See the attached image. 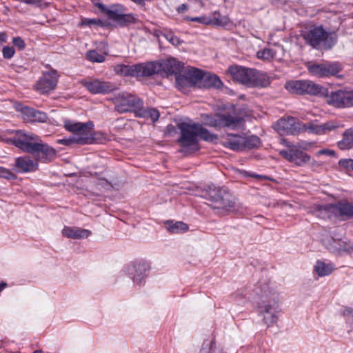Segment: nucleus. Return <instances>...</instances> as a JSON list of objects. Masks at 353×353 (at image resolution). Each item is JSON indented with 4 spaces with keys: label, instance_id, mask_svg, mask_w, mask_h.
<instances>
[{
    "label": "nucleus",
    "instance_id": "1",
    "mask_svg": "<svg viewBox=\"0 0 353 353\" xmlns=\"http://www.w3.org/2000/svg\"><path fill=\"white\" fill-rule=\"evenodd\" d=\"M276 288V285L273 282L260 281L255 289L256 294L261 299L258 303L259 311L268 326L277 322L281 310Z\"/></svg>",
    "mask_w": 353,
    "mask_h": 353
},
{
    "label": "nucleus",
    "instance_id": "2",
    "mask_svg": "<svg viewBox=\"0 0 353 353\" xmlns=\"http://www.w3.org/2000/svg\"><path fill=\"white\" fill-rule=\"evenodd\" d=\"M178 128L181 131L179 143L183 148L191 147L193 150H198L199 138L210 142L217 139L216 135L210 133L199 123L182 122L178 124Z\"/></svg>",
    "mask_w": 353,
    "mask_h": 353
},
{
    "label": "nucleus",
    "instance_id": "3",
    "mask_svg": "<svg viewBox=\"0 0 353 353\" xmlns=\"http://www.w3.org/2000/svg\"><path fill=\"white\" fill-rule=\"evenodd\" d=\"M303 37L307 44L318 50H330L337 41L336 34L325 30L321 25L310 26Z\"/></svg>",
    "mask_w": 353,
    "mask_h": 353
},
{
    "label": "nucleus",
    "instance_id": "4",
    "mask_svg": "<svg viewBox=\"0 0 353 353\" xmlns=\"http://www.w3.org/2000/svg\"><path fill=\"white\" fill-rule=\"evenodd\" d=\"M206 198L212 203L214 209L230 212L239 210L235 198L225 188L209 186L206 190Z\"/></svg>",
    "mask_w": 353,
    "mask_h": 353
},
{
    "label": "nucleus",
    "instance_id": "5",
    "mask_svg": "<svg viewBox=\"0 0 353 353\" xmlns=\"http://www.w3.org/2000/svg\"><path fill=\"white\" fill-rule=\"evenodd\" d=\"M160 70L161 65L155 61L132 65L121 63L114 66V71L117 74L132 77H150L157 73Z\"/></svg>",
    "mask_w": 353,
    "mask_h": 353
},
{
    "label": "nucleus",
    "instance_id": "6",
    "mask_svg": "<svg viewBox=\"0 0 353 353\" xmlns=\"http://www.w3.org/2000/svg\"><path fill=\"white\" fill-rule=\"evenodd\" d=\"M63 126L66 130L72 133L73 137L76 139V143L91 144L95 139L92 134L94 125L91 121L81 123L65 119L63 121Z\"/></svg>",
    "mask_w": 353,
    "mask_h": 353
},
{
    "label": "nucleus",
    "instance_id": "7",
    "mask_svg": "<svg viewBox=\"0 0 353 353\" xmlns=\"http://www.w3.org/2000/svg\"><path fill=\"white\" fill-rule=\"evenodd\" d=\"M320 239L323 245L330 252L342 254L343 253L351 254L353 252V244L350 241L342 239H336L334 237L329 238V232L323 230L320 233Z\"/></svg>",
    "mask_w": 353,
    "mask_h": 353
},
{
    "label": "nucleus",
    "instance_id": "8",
    "mask_svg": "<svg viewBox=\"0 0 353 353\" xmlns=\"http://www.w3.org/2000/svg\"><path fill=\"white\" fill-rule=\"evenodd\" d=\"M115 109L119 112H126L131 110H139L143 105V101L134 95L130 93L122 92L112 99Z\"/></svg>",
    "mask_w": 353,
    "mask_h": 353
},
{
    "label": "nucleus",
    "instance_id": "9",
    "mask_svg": "<svg viewBox=\"0 0 353 353\" xmlns=\"http://www.w3.org/2000/svg\"><path fill=\"white\" fill-rule=\"evenodd\" d=\"M40 138L34 133L19 130L16 136L12 139V143L24 152L33 154L34 149Z\"/></svg>",
    "mask_w": 353,
    "mask_h": 353
},
{
    "label": "nucleus",
    "instance_id": "10",
    "mask_svg": "<svg viewBox=\"0 0 353 353\" xmlns=\"http://www.w3.org/2000/svg\"><path fill=\"white\" fill-rule=\"evenodd\" d=\"M285 88L294 94H310L313 95L321 92L323 87L310 80L291 81L285 83Z\"/></svg>",
    "mask_w": 353,
    "mask_h": 353
},
{
    "label": "nucleus",
    "instance_id": "11",
    "mask_svg": "<svg viewBox=\"0 0 353 353\" xmlns=\"http://www.w3.org/2000/svg\"><path fill=\"white\" fill-rule=\"evenodd\" d=\"M81 84L92 94H107L117 89L114 83L99 79L87 78L81 81Z\"/></svg>",
    "mask_w": 353,
    "mask_h": 353
},
{
    "label": "nucleus",
    "instance_id": "12",
    "mask_svg": "<svg viewBox=\"0 0 353 353\" xmlns=\"http://www.w3.org/2000/svg\"><path fill=\"white\" fill-rule=\"evenodd\" d=\"M332 214L351 218V203L346 201L338 202L334 205H324L319 209V216H321L323 219L330 218Z\"/></svg>",
    "mask_w": 353,
    "mask_h": 353
},
{
    "label": "nucleus",
    "instance_id": "13",
    "mask_svg": "<svg viewBox=\"0 0 353 353\" xmlns=\"http://www.w3.org/2000/svg\"><path fill=\"white\" fill-rule=\"evenodd\" d=\"M204 72L196 68H191L183 74L176 77V83L181 87L193 86L199 85L201 86Z\"/></svg>",
    "mask_w": 353,
    "mask_h": 353
},
{
    "label": "nucleus",
    "instance_id": "14",
    "mask_svg": "<svg viewBox=\"0 0 353 353\" xmlns=\"http://www.w3.org/2000/svg\"><path fill=\"white\" fill-rule=\"evenodd\" d=\"M336 122L330 121L323 123H319L317 121L308 122L307 123H301L299 125V131L308 132L316 135H321L328 133L338 128Z\"/></svg>",
    "mask_w": 353,
    "mask_h": 353
},
{
    "label": "nucleus",
    "instance_id": "15",
    "mask_svg": "<svg viewBox=\"0 0 353 353\" xmlns=\"http://www.w3.org/2000/svg\"><path fill=\"white\" fill-rule=\"evenodd\" d=\"M327 102L336 108L353 106V91L339 90L332 92L327 96Z\"/></svg>",
    "mask_w": 353,
    "mask_h": 353
},
{
    "label": "nucleus",
    "instance_id": "16",
    "mask_svg": "<svg viewBox=\"0 0 353 353\" xmlns=\"http://www.w3.org/2000/svg\"><path fill=\"white\" fill-rule=\"evenodd\" d=\"M310 73L319 77L333 76L341 70V66L336 62H325L312 64L307 67Z\"/></svg>",
    "mask_w": 353,
    "mask_h": 353
},
{
    "label": "nucleus",
    "instance_id": "17",
    "mask_svg": "<svg viewBox=\"0 0 353 353\" xmlns=\"http://www.w3.org/2000/svg\"><path fill=\"white\" fill-rule=\"evenodd\" d=\"M59 74L56 70L46 72L36 83L34 88L41 94H46L54 90L57 87Z\"/></svg>",
    "mask_w": 353,
    "mask_h": 353
},
{
    "label": "nucleus",
    "instance_id": "18",
    "mask_svg": "<svg viewBox=\"0 0 353 353\" xmlns=\"http://www.w3.org/2000/svg\"><path fill=\"white\" fill-rule=\"evenodd\" d=\"M150 265L145 261L134 262L128 267V273L132 276L133 282L137 285H142L148 274Z\"/></svg>",
    "mask_w": 353,
    "mask_h": 353
},
{
    "label": "nucleus",
    "instance_id": "19",
    "mask_svg": "<svg viewBox=\"0 0 353 353\" xmlns=\"http://www.w3.org/2000/svg\"><path fill=\"white\" fill-rule=\"evenodd\" d=\"M205 123L211 126L236 129L243 125V119L239 117L232 115H217L215 119L206 121Z\"/></svg>",
    "mask_w": 353,
    "mask_h": 353
},
{
    "label": "nucleus",
    "instance_id": "20",
    "mask_svg": "<svg viewBox=\"0 0 353 353\" xmlns=\"http://www.w3.org/2000/svg\"><path fill=\"white\" fill-rule=\"evenodd\" d=\"M280 154L288 161L294 163L299 166H303L310 160V156L299 148L291 146L287 150H281Z\"/></svg>",
    "mask_w": 353,
    "mask_h": 353
},
{
    "label": "nucleus",
    "instance_id": "21",
    "mask_svg": "<svg viewBox=\"0 0 353 353\" xmlns=\"http://www.w3.org/2000/svg\"><path fill=\"white\" fill-rule=\"evenodd\" d=\"M300 123L293 117L281 118L274 125V128L280 134H295L300 133Z\"/></svg>",
    "mask_w": 353,
    "mask_h": 353
},
{
    "label": "nucleus",
    "instance_id": "22",
    "mask_svg": "<svg viewBox=\"0 0 353 353\" xmlns=\"http://www.w3.org/2000/svg\"><path fill=\"white\" fill-rule=\"evenodd\" d=\"M228 72L234 80L250 86L251 77H253V69L240 65H232L228 68Z\"/></svg>",
    "mask_w": 353,
    "mask_h": 353
},
{
    "label": "nucleus",
    "instance_id": "23",
    "mask_svg": "<svg viewBox=\"0 0 353 353\" xmlns=\"http://www.w3.org/2000/svg\"><path fill=\"white\" fill-rule=\"evenodd\" d=\"M35 160L37 163H48L51 161L56 156L55 150L50 145L43 143L41 140L37 143L34 149Z\"/></svg>",
    "mask_w": 353,
    "mask_h": 353
},
{
    "label": "nucleus",
    "instance_id": "24",
    "mask_svg": "<svg viewBox=\"0 0 353 353\" xmlns=\"http://www.w3.org/2000/svg\"><path fill=\"white\" fill-rule=\"evenodd\" d=\"M125 11L124 7L119 4L112 5L105 10L109 19L121 25L130 22L133 19V17L131 14H125Z\"/></svg>",
    "mask_w": 353,
    "mask_h": 353
},
{
    "label": "nucleus",
    "instance_id": "25",
    "mask_svg": "<svg viewBox=\"0 0 353 353\" xmlns=\"http://www.w3.org/2000/svg\"><path fill=\"white\" fill-rule=\"evenodd\" d=\"M14 167L19 173L33 172L39 169L37 161L25 155L16 158Z\"/></svg>",
    "mask_w": 353,
    "mask_h": 353
},
{
    "label": "nucleus",
    "instance_id": "26",
    "mask_svg": "<svg viewBox=\"0 0 353 353\" xmlns=\"http://www.w3.org/2000/svg\"><path fill=\"white\" fill-rule=\"evenodd\" d=\"M24 119L29 122H46L48 119L47 114L33 108L25 107L22 109Z\"/></svg>",
    "mask_w": 353,
    "mask_h": 353
},
{
    "label": "nucleus",
    "instance_id": "27",
    "mask_svg": "<svg viewBox=\"0 0 353 353\" xmlns=\"http://www.w3.org/2000/svg\"><path fill=\"white\" fill-rule=\"evenodd\" d=\"M62 234L64 236L68 238L81 239L88 238L91 234V232L88 230L79 228L64 227L62 230Z\"/></svg>",
    "mask_w": 353,
    "mask_h": 353
},
{
    "label": "nucleus",
    "instance_id": "28",
    "mask_svg": "<svg viewBox=\"0 0 353 353\" xmlns=\"http://www.w3.org/2000/svg\"><path fill=\"white\" fill-rule=\"evenodd\" d=\"M244 137L237 134H228L223 141V145L233 150L243 149Z\"/></svg>",
    "mask_w": 353,
    "mask_h": 353
},
{
    "label": "nucleus",
    "instance_id": "29",
    "mask_svg": "<svg viewBox=\"0 0 353 353\" xmlns=\"http://www.w3.org/2000/svg\"><path fill=\"white\" fill-rule=\"evenodd\" d=\"M252 74L250 86L264 88L270 85V79L267 74L253 69Z\"/></svg>",
    "mask_w": 353,
    "mask_h": 353
},
{
    "label": "nucleus",
    "instance_id": "30",
    "mask_svg": "<svg viewBox=\"0 0 353 353\" xmlns=\"http://www.w3.org/2000/svg\"><path fill=\"white\" fill-rule=\"evenodd\" d=\"M136 114L139 117L150 118V119L155 122L159 118V112L157 109L143 108V105L137 110Z\"/></svg>",
    "mask_w": 353,
    "mask_h": 353
},
{
    "label": "nucleus",
    "instance_id": "31",
    "mask_svg": "<svg viewBox=\"0 0 353 353\" xmlns=\"http://www.w3.org/2000/svg\"><path fill=\"white\" fill-rule=\"evenodd\" d=\"M314 270L319 276H325L330 274L334 270V267L332 263L318 261L314 265Z\"/></svg>",
    "mask_w": 353,
    "mask_h": 353
},
{
    "label": "nucleus",
    "instance_id": "32",
    "mask_svg": "<svg viewBox=\"0 0 353 353\" xmlns=\"http://www.w3.org/2000/svg\"><path fill=\"white\" fill-rule=\"evenodd\" d=\"M338 147L341 150H349L353 148V130H347L343 133V138L338 142Z\"/></svg>",
    "mask_w": 353,
    "mask_h": 353
},
{
    "label": "nucleus",
    "instance_id": "33",
    "mask_svg": "<svg viewBox=\"0 0 353 353\" xmlns=\"http://www.w3.org/2000/svg\"><path fill=\"white\" fill-rule=\"evenodd\" d=\"M221 85L222 82L216 75L204 72L201 85L219 88Z\"/></svg>",
    "mask_w": 353,
    "mask_h": 353
},
{
    "label": "nucleus",
    "instance_id": "34",
    "mask_svg": "<svg viewBox=\"0 0 353 353\" xmlns=\"http://www.w3.org/2000/svg\"><path fill=\"white\" fill-rule=\"evenodd\" d=\"M199 353H224L223 349L217 345L214 340L206 341L203 343Z\"/></svg>",
    "mask_w": 353,
    "mask_h": 353
},
{
    "label": "nucleus",
    "instance_id": "35",
    "mask_svg": "<svg viewBox=\"0 0 353 353\" xmlns=\"http://www.w3.org/2000/svg\"><path fill=\"white\" fill-rule=\"evenodd\" d=\"M209 25L224 26L229 22L227 17L221 15L219 12H214L208 16Z\"/></svg>",
    "mask_w": 353,
    "mask_h": 353
},
{
    "label": "nucleus",
    "instance_id": "36",
    "mask_svg": "<svg viewBox=\"0 0 353 353\" xmlns=\"http://www.w3.org/2000/svg\"><path fill=\"white\" fill-rule=\"evenodd\" d=\"M165 224L167 229L172 233H180L188 230V225L181 221H176L174 223L172 221H170Z\"/></svg>",
    "mask_w": 353,
    "mask_h": 353
},
{
    "label": "nucleus",
    "instance_id": "37",
    "mask_svg": "<svg viewBox=\"0 0 353 353\" xmlns=\"http://www.w3.org/2000/svg\"><path fill=\"white\" fill-rule=\"evenodd\" d=\"M276 56V51L272 48H264L259 50L256 53V57L259 59L270 61L274 59Z\"/></svg>",
    "mask_w": 353,
    "mask_h": 353
},
{
    "label": "nucleus",
    "instance_id": "38",
    "mask_svg": "<svg viewBox=\"0 0 353 353\" xmlns=\"http://www.w3.org/2000/svg\"><path fill=\"white\" fill-rule=\"evenodd\" d=\"M165 66L163 69L166 70L168 72L172 74L176 73V72L179 69V63L176 61L175 59H168L165 62Z\"/></svg>",
    "mask_w": 353,
    "mask_h": 353
},
{
    "label": "nucleus",
    "instance_id": "39",
    "mask_svg": "<svg viewBox=\"0 0 353 353\" xmlns=\"http://www.w3.org/2000/svg\"><path fill=\"white\" fill-rule=\"evenodd\" d=\"M86 59L91 62L103 63L105 61V57L99 54L96 50H89L86 53Z\"/></svg>",
    "mask_w": 353,
    "mask_h": 353
},
{
    "label": "nucleus",
    "instance_id": "40",
    "mask_svg": "<svg viewBox=\"0 0 353 353\" xmlns=\"http://www.w3.org/2000/svg\"><path fill=\"white\" fill-rule=\"evenodd\" d=\"M244 141H245L243 144V149L256 148L260 144V139L259 137L256 136H252L248 137H244Z\"/></svg>",
    "mask_w": 353,
    "mask_h": 353
},
{
    "label": "nucleus",
    "instance_id": "41",
    "mask_svg": "<svg viewBox=\"0 0 353 353\" xmlns=\"http://www.w3.org/2000/svg\"><path fill=\"white\" fill-rule=\"evenodd\" d=\"M0 177L9 180H14L17 179V175L9 169L0 167Z\"/></svg>",
    "mask_w": 353,
    "mask_h": 353
},
{
    "label": "nucleus",
    "instance_id": "42",
    "mask_svg": "<svg viewBox=\"0 0 353 353\" xmlns=\"http://www.w3.org/2000/svg\"><path fill=\"white\" fill-rule=\"evenodd\" d=\"M164 37L166 40H168L170 43H171L173 46H178L181 43V41L175 35H174L172 32H169L165 34Z\"/></svg>",
    "mask_w": 353,
    "mask_h": 353
},
{
    "label": "nucleus",
    "instance_id": "43",
    "mask_svg": "<svg viewBox=\"0 0 353 353\" xmlns=\"http://www.w3.org/2000/svg\"><path fill=\"white\" fill-rule=\"evenodd\" d=\"M2 54L4 59H10L15 54V50L13 47L5 46L2 50Z\"/></svg>",
    "mask_w": 353,
    "mask_h": 353
},
{
    "label": "nucleus",
    "instance_id": "44",
    "mask_svg": "<svg viewBox=\"0 0 353 353\" xmlns=\"http://www.w3.org/2000/svg\"><path fill=\"white\" fill-rule=\"evenodd\" d=\"M339 165L348 170H353V159H344L339 161Z\"/></svg>",
    "mask_w": 353,
    "mask_h": 353
},
{
    "label": "nucleus",
    "instance_id": "45",
    "mask_svg": "<svg viewBox=\"0 0 353 353\" xmlns=\"http://www.w3.org/2000/svg\"><path fill=\"white\" fill-rule=\"evenodd\" d=\"M81 24L83 26H101L102 25V21L98 19H88L85 18L82 20Z\"/></svg>",
    "mask_w": 353,
    "mask_h": 353
},
{
    "label": "nucleus",
    "instance_id": "46",
    "mask_svg": "<svg viewBox=\"0 0 353 353\" xmlns=\"http://www.w3.org/2000/svg\"><path fill=\"white\" fill-rule=\"evenodd\" d=\"M312 145V143H310L307 141H302L297 142L295 145H293L292 147L299 148V150H307Z\"/></svg>",
    "mask_w": 353,
    "mask_h": 353
},
{
    "label": "nucleus",
    "instance_id": "47",
    "mask_svg": "<svg viewBox=\"0 0 353 353\" xmlns=\"http://www.w3.org/2000/svg\"><path fill=\"white\" fill-rule=\"evenodd\" d=\"M12 43L19 50H23L26 46L24 41L19 37H14L12 39Z\"/></svg>",
    "mask_w": 353,
    "mask_h": 353
},
{
    "label": "nucleus",
    "instance_id": "48",
    "mask_svg": "<svg viewBox=\"0 0 353 353\" xmlns=\"http://www.w3.org/2000/svg\"><path fill=\"white\" fill-rule=\"evenodd\" d=\"M190 21L197 22L201 24L209 25L208 16H202L197 17H192L189 19Z\"/></svg>",
    "mask_w": 353,
    "mask_h": 353
},
{
    "label": "nucleus",
    "instance_id": "49",
    "mask_svg": "<svg viewBox=\"0 0 353 353\" xmlns=\"http://www.w3.org/2000/svg\"><path fill=\"white\" fill-rule=\"evenodd\" d=\"M76 139L73 136L70 137L68 139H60L57 141V143L63 144L65 145H70L72 143H76Z\"/></svg>",
    "mask_w": 353,
    "mask_h": 353
},
{
    "label": "nucleus",
    "instance_id": "50",
    "mask_svg": "<svg viewBox=\"0 0 353 353\" xmlns=\"http://www.w3.org/2000/svg\"><path fill=\"white\" fill-rule=\"evenodd\" d=\"M323 155L334 157L335 156V152L334 150H329V149H323V150H321L318 151L316 153V157H319V156L323 155Z\"/></svg>",
    "mask_w": 353,
    "mask_h": 353
},
{
    "label": "nucleus",
    "instance_id": "51",
    "mask_svg": "<svg viewBox=\"0 0 353 353\" xmlns=\"http://www.w3.org/2000/svg\"><path fill=\"white\" fill-rule=\"evenodd\" d=\"M98 185L108 190L112 188L111 183H109L105 179H99Z\"/></svg>",
    "mask_w": 353,
    "mask_h": 353
},
{
    "label": "nucleus",
    "instance_id": "52",
    "mask_svg": "<svg viewBox=\"0 0 353 353\" xmlns=\"http://www.w3.org/2000/svg\"><path fill=\"white\" fill-rule=\"evenodd\" d=\"M310 164V166L313 168V169H316V168H321L322 164L321 163L316 161V160H310V161L307 163Z\"/></svg>",
    "mask_w": 353,
    "mask_h": 353
},
{
    "label": "nucleus",
    "instance_id": "53",
    "mask_svg": "<svg viewBox=\"0 0 353 353\" xmlns=\"http://www.w3.org/2000/svg\"><path fill=\"white\" fill-rule=\"evenodd\" d=\"M344 316H353V309L350 307H346L343 312Z\"/></svg>",
    "mask_w": 353,
    "mask_h": 353
},
{
    "label": "nucleus",
    "instance_id": "54",
    "mask_svg": "<svg viewBox=\"0 0 353 353\" xmlns=\"http://www.w3.org/2000/svg\"><path fill=\"white\" fill-rule=\"evenodd\" d=\"M22 1L26 4L34 5L39 4L41 2V0H23Z\"/></svg>",
    "mask_w": 353,
    "mask_h": 353
},
{
    "label": "nucleus",
    "instance_id": "55",
    "mask_svg": "<svg viewBox=\"0 0 353 353\" xmlns=\"http://www.w3.org/2000/svg\"><path fill=\"white\" fill-rule=\"evenodd\" d=\"M6 40H7L6 34L4 32H1L0 33V45L2 44L3 43L6 42Z\"/></svg>",
    "mask_w": 353,
    "mask_h": 353
},
{
    "label": "nucleus",
    "instance_id": "56",
    "mask_svg": "<svg viewBox=\"0 0 353 353\" xmlns=\"http://www.w3.org/2000/svg\"><path fill=\"white\" fill-rule=\"evenodd\" d=\"M188 10V6L185 4H181L179 7V11L181 12H184Z\"/></svg>",
    "mask_w": 353,
    "mask_h": 353
},
{
    "label": "nucleus",
    "instance_id": "57",
    "mask_svg": "<svg viewBox=\"0 0 353 353\" xmlns=\"http://www.w3.org/2000/svg\"><path fill=\"white\" fill-rule=\"evenodd\" d=\"M8 286L7 283L0 282V292H1Z\"/></svg>",
    "mask_w": 353,
    "mask_h": 353
},
{
    "label": "nucleus",
    "instance_id": "58",
    "mask_svg": "<svg viewBox=\"0 0 353 353\" xmlns=\"http://www.w3.org/2000/svg\"><path fill=\"white\" fill-rule=\"evenodd\" d=\"M351 218H353V203H351Z\"/></svg>",
    "mask_w": 353,
    "mask_h": 353
},
{
    "label": "nucleus",
    "instance_id": "59",
    "mask_svg": "<svg viewBox=\"0 0 353 353\" xmlns=\"http://www.w3.org/2000/svg\"><path fill=\"white\" fill-rule=\"evenodd\" d=\"M33 353H43L41 350H36Z\"/></svg>",
    "mask_w": 353,
    "mask_h": 353
}]
</instances>
